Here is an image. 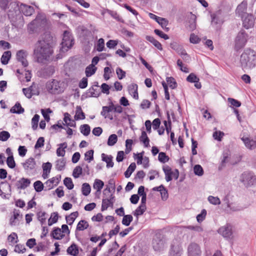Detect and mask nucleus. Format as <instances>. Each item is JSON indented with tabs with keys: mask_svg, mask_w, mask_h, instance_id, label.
Segmentation results:
<instances>
[{
	"mask_svg": "<svg viewBox=\"0 0 256 256\" xmlns=\"http://www.w3.org/2000/svg\"><path fill=\"white\" fill-rule=\"evenodd\" d=\"M50 41L49 35H46L44 38L38 41L34 50V55L38 62L45 64L50 60L53 52Z\"/></svg>",
	"mask_w": 256,
	"mask_h": 256,
	"instance_id": "nucleus-1",
	"label": "nucleus"
},
{
	"mask_svg": "<svg viewBox=\"0 0 256 256\" xmlns=\"http://www.w3.org/2000/svg\"><path fill=\"white\" fill-rule=\"evenodd\" d=\"M240 66L244 70H250L256 66L255 51L250 48H246L240 56Z\"/></svg>",
	"mask_w": 256,
	"mask_h": 256,
	"instance_id": "nucleus-2",
	"label": "nucleus"
},
{
	"mask_svg": "<svg viewBox=\"0 0 256 256\" xmlns=\"http://www.w3.org/2000/svg\"><path fill=\"white\" fill-rule=\"evenodd\" d=\"M74 40L71 33L68 30L64 31L61 43L60 52H67L73 46L74 44Z\"/></svg>",
	"mask_w": 256,
	"mask_h": 256,
	"instance_id": "nucleus-3",
	"label": "nucleus"
},
{
	"mask_svg": "<svg viewBox=\"0 0 256 256\" xmlns=\"http://www.w3.org/2000/svg\"><path fill=\"white\" fill-rule=\"evenodd\" d=\"M46 20L40 14H38L36 18L31 22L28 26V30L30 34L36 32L37 30L44 25Z\"/></svg>",
	"mask_w": 256,
	"mask_h": 256,
	"instance_id": "nucleus-4",
	"label": "nucleus"
},
{
	"mask_svg": "<svg viewBox=\"0 0 256 256\" xmlns=\"http://www.w3.org/2000/svg\"><path fill=\"white\" fill-rule=\"evenodd\" d=\"M240 180L246 188L256 184V177L251 172H245L242 173L240 176Z\"/></svg>",
	"mask_w": 256,
	"mask_h": 256,
	"instance_id": "nucleus-5",
	"label": "nucleus"
},
{
	"mask_svg": "<svg viewBox=\"0 0 256 256\" xmlns=\"http://www.w3.org/2000/svg\"><path fill=\"white\" fill-rule=\"evenodd\" d=\"M211 24L214 26H220L224 22V14L222 10H218L211 14Z\"/></svg>",
	"mask_w": 256,
	"mask_h": 256,
	"instance_id": "nucleus-6",
	"label": "nucleus"
},
{
	"mask_svg": "<svg viewBox=\"0 0 256 256\" xmlns=\"http://www.w3.org/2000/svg\"><path fill=\"white\" fill-rule=\"evenodd\" d=\"M248 35L244 32H240L237 35L235 40V48L238 50L242 48L246 44Z\"/></svg>",
	"mask_w": 256,
	"mask_h": 256,
	"instance_id": "nucleus-7",
	"label": "nucleus"
},
{
	"mask_svg": "<svg viewBox=\"0 0 256 256\" xmlns=\"http://www.w3.org/2000/svg\"><path fill=\"white\" fill-rule=\"evenodd\" d=\"M152 245L156 251H160L164 249V242L162 236L160 234H156L153 238Z\"/></svg>",
	"mask_w": 256,
	"mask_h": 256,
	"instance_id": "nucleus-8",
	"label": "nucleus"
},
{
	"mask_svg": "<svg viewBox=\"0 0 256 256\" xmlns=\"http://www.w3.org/2000/svg\"><path fill=\"white\" fill-rule=\"evenodd\" d=\"M218 232L226 238L232 240L233 238L232 226L230 224L221 226L218 230Z\"/></svg>",
	"mask_w": 256,
	"mask_h": 256,
	"instance_id": "nucleus-9",
	"label": "nucleus"
},
{
	"mask_svg": "<svg viewBox=\"0 0 256 256\" xmlns=\"http://www.w3.org/2000/svg\"><path fill=\"white\" fill-rule=\"evenodd\" d=\"M170 47L172 49L176 50L186 62H188L190 56L186 54V50L183 48L182 46L176 42H173L170 44Z\"/></svg>",
	"mask_w": 256,
	"mask_h": 256,
	"instance_id": "nucleus-10",
	"label": "nucleus"
},
{
	"mask_svg": "<svg viewBox=\"0 0 256 256\" xmlns=\"http://www.w3.org/2000/svg\"><path fill=\"white\" fill-rule=\"evenodd\" d=\"M48 88H50L52 92L53 93H60L64 90V84L57 80H53L50 83Z\"/></svg>",
	"mask_w": 256,
	"mask_h": 256,
	"instance_id": "nucleus-11",
	"label": "nucleus"
},
{
	"mask_svg": "<svg viewBox=\"0 0 256 256\" xmlns=\"http://www.w3.org/2000/svg\"><path fill=\"white\" fill-rule=\"evenodd\" d=\"M188 256H200L201 250L200 246L195 242L190 243L188 248Z\"/></svg>",
	"mask_w": 256,
	"mask_h": 256,
	"instance_id": "nucleus-12",
	"label": "nucleus"
},
{
	"mask_svg": "<svg viewBox=\"0 0 256 256\" xmlns=\"http://www.w3.org/2000/svg\"><path fill=\"white\" fill-rule=\"evenodd\" d=\"M242 18L243 22V26L246 28H249L254 24V18L252 14H244Z\"/></svg>",
	"mask_w": 256,
	"mask_h": 256,
	"instance_id": "nucleus-13",
	"label": "nucleus"
},
{
	"mask_svg": "<svg viewBox=\"0 0 256 256\" xmlns=\"http://www.w3.org/2000/svg\"><path fill=\"white\" fill-rule=\"evenodd\" d=\"M27 56L26 52L24 50H20L16 53V59L18 62L21 63L24 67H26L28 66V62L26 60Z\"/></svg>",
	"mask_w": 256,
	"mask_h": 256,
	"instance_id": "nucleus-14",
	"label": "nucleus"
},
{
	"mask_svg": "<svg viewBox=\"0 0 256 256\" xmlns=\"http://www.w3.org/2000/svg\"><path fill=\"white\" fill-rule=\"evenodd\" d=\"M148 15L151 18L155 20L163 28L165 29L166 31L168 30V28H166L168 24V21L166 18L158 17L152 13H149Z\"/></svg>",
	"mask_w": 256,
	"mask_h": 256,
	"instance_id": "nucleus-15",
	"label": "nucleus"
},
{
	"mask_svg": "<svg viewBox=\"0 0 256 256\" xmlns=\"http://www.w3.org/2000/svg\"><path fill=\"white\" fill-rule=\"evenodd\" d=\"M60 178L61 176H58L48 180L44 184L45 187L47 188L48 190L52 188L54 186H56L58 184L60 180Z\"/></svg>",
	"mask_w": 256,
	"mask_h": 256,
	"instance_id": "nucleus-16",
	"label": "nucleus"
},
{
	"mask_svg": "<svg viewBox=\"0 0 256 256\" xmlns=\"http://www.w3.org/2000/svg\"><path fill=\"white\" fill-rule=\"evenodd\" d=\"M241 140L244 143L246 148L250 150H253L256 148V140L250 139L247 136H243Z\"/></svg>",
	"mask_w": 256,
	"mask_h": 256,
	"instance_id": "nucleus-17",
	"label": "nucleus"
},
{
	"mask_svg": "<svg viewBox=\"0 0 256 256\" xmlns=\"http://www.w3.org/2000/svg\"><path fill=\"white\" fill-rule=\"evenodd\" d=\"M20 8L23 14L26 16H30L34 12V10L32 6L24 4H22Z\"/></svg>",
	"mask_w": 256,
	"mask_h": 256,
	"instance_id": "nucleus-18",
	"label": "nucleus"
},
{
	"mask_svg": "<svg viewBox=\"0 0 256 256\" xmlns=\"http://www.w3.org/2000/svg\"><path fill=\"white\" fill-rule=\"evenodd\" d=\"M30 184V180L22 178L16 182V186L18 189L23 190L28 186Z\"/></svg>",
	"mask_w": 256,
	"mask_h": 256,
	"instance_id": "nucleus-19",
	"label": "nucleus"
},
{
	"mask_svg": "<svg viewBox=\"0 0 256 256\" xmlns=\"http://www.w3.org/2000/svg\"><path fill=\"white\" fill-rule=\"evenodd\" d=\"M188 18L189 19L188 23V28L190 31L194 30L196 28V16L190 12L188 15Z\"/></svg>",
	"mask_w": 256,
	"mask_h": 256,
	"instance_id": "nucleus-20",
	"label": "nucleus"
},
{
	"mask_svg": "<svg viewBox=\"0 0 256 256\" xmlns=\"http://www.w3.org/2000/svg\"><path fill=\"white\" fill-rule=\"evenodd\" d=\"M114 196L112 194L110 195V198L103 199L102 202V210H106L110 206L113 204Z\"/></svg>",
	"mask_w": 256,
	"mask_h": 256,
	"instance_id": "nucleus-21",
	"label": "nucleus"
},
{
	"mask_svg": "<svg viewBox=\"0 0 256 256\" xmlns=\"http://www.w3.org/2000/svg\"><path fill=\"white\" fill-rule=\"evenodd\" d=\"M51 236L56 240H61L64 236V234L62 232L61 228H54L52 231Z\"/></svg>",
	"mask_w": 256,
	"mask_h": 256,
	"instance_id": "nucleus-22",
	"label": "nucleus"
},
{
	"mask_svg": "<svg viewBox=\"0 0 256 256\" xmlns=\"http://www.w3.org/2000/svg\"><path fill=\"white\" fill-rule=\"evenodd\" d=\"M129 94L136 99H138V85L136 84H131L128 86Z\"/></svg>",
	"mask_w": 256,
	"mask_h": 256,
	"instance_id": "nucleus-23",
	"label": "nucleus"
},
{
	"mask_svg": "<svg viewBox=\"0 0 256 256\" xmlns=\"http://www.w3.org/2000/svg\"><path fill=\"white\" fill-rule=\"evenodd\" d=\"M36 162L34 158L28 159L23 164L24 168L26 170H33L36 166Z\"/></svg>",
	"mask_w": 256,
	"mask_h": 256,
	"instance_id": "nucleus-24",
	"label": "nucleus"
},
{
	"mask_svg": "<svg viewBox=\"0 0 256 256\" xmlns=\"http://www.w3.org/2000/svg\"><path fill=\"white\" fill-rule=\"evenodd\" d=\"M24 108L21 106L19 102H16L14 106L10 110V112L12 114H21L24 112Z\"/></svg>",
	"mask_w": 256,
	"mask_h": 256,
	"instance_id": "nucleus-25",
	"label": "nucleus"
},
{
	"mask_svg": "<svg viewBox=\"0 0 256 256\" xmlns=\"http://www.w3.org/2000/svg\"><path fill=\"white\" fill-rule=\"evenodd\" d=\"M182 250L178 245L172 244L169 256H181Z\"/></svg>",
	"mask_w": 256,
	"mask_h": 256,
	"instance_id": "nucleus-26",
	"label": "nucleus"
},
{
	"mask_svg": "<svg viewBox=\"0 0 256 256\" xmlns=\"http://www.w3.org/2000/svg\"><path fill=\"white\" fill-rule=\"evenodd\" d=\"M66 252L68 254L76 256L78 254V248L75 244H73L67 248Z\"/></svg>",
	"mask_w": 256,
	"mask_h": 256,
	"instance_id": "nucleus-27",
	"label": "nucleus"
},
{
	"mask_svg": "<svg viewBox=\"0 0 256 256\" xmlns=\"http://www.w3.org/2000/svg\"><path fill=\"white\" fill-rule=\"evenodd\" d=\"M102 160L106 163V167L108 168H112L114 166L112 162V157L111 156H106L104 154H102Z\"/></svg>",
	"mask_w": 256,
	"mask_h": 256,
	"instance_id": "nucleus-28",
	"label": "nucleus"
},
{
	"mask_svg": "<svg viewBox=\"0 0 256 256\" xmlns=\"http://www.w3.org/2000/svg\"><path fill=\"white\" fill-rule=\"evenodd\" d=\"M246 10V4L244 2H242L240 4L236 9V13L238 14L239 16H240L241 17L244 15V14H246L245 12V11Z\"/></svg>",
	"mask_w": 256,
	"mask_h": 256,
	"instance_id": "nucleus-29",
	"label": "nucleus"
},
{
	"mask_svg": "<svg viewBox=\"0 0 256 256\" xmlns=\"http://www.w3.org/2000/svg\"><path fill=\"white\" fill-rule=\"evenodd\" d=\"M146 38L147 40L152 43L159 50H162L161 44L156 40L153 36H146Z\"/></svg>",
	"mask_w": 256,
	"mask_h": 256,
	"instance_id": "nucleus-30",
	"label": "nucleus"
},
{
	"mask_svg": "<svg viewBox=\"0 0 256 256\" xmlns=\"http://www.w3.org/2000/svg\"><path fill=\"white\" fill-rule=\"evenodd\" d=\"M111 190H115V181L114 179H110L108 182V186L104 190V194L106 195V193H110Z\"/></svg>",
	"mask_w": 256,
	"mask_h": 256,
	"instance_id": "nucleus-31",
	"label": "nucleus"
},
{
	"mask_svg": "<svg viewBox=\"0 0 256 256\" xmlns=\"http://www.w3.org/2000/svg\"><path fill=\"white\" fill-rule=\"evenodd\" d=\"M78 212H74L71 213L69 216L66 218V222L69 225H72L74 222L75 219L78 216Z\"/></svg>",
	"mask_w": 256,
	"mask_h": 256,
	"instance_id": "nucleus-32",
	"label": "nucleus"
},
{
	"mask_svg": "<svg viewBox=\"0 0 256 256\" xmlns=\"http://www.w3.org/2000/svg\"><path fill=\"white\" fill-rule=\"evenodd\" d=\"M89 224L85 220H80L77 224L76 230L78 231H82L88 228Z\"/></svg>",
	"mask_w": 256,
	"mask_h": 256,
	"instance_id": "nucleus-33",
	"label": "nucleus"
},
{
	"mask_svg": "<svg viewBox=\"0 0 256 256\" xmlns=\"http://www.w3.org/2000/svg\"><path fill=\"white\" fill-rule=\"evenodd\" d=\"M60 146L56 150V154L58 156H64L66 152L64 149L66 148L67 144L66 142L62 143Z\"/></svg>",
	"mask_w": 256,
	"mask_h": 256,
	"instance_id": "nucleus-34",
	"label": "nucleus"
},
{
	"mask_svg": "<svg viewBox=\"0 0 256 256\" xmlns=\"http://www.w3.org/2000/svg\"><path fill=\"white\" fill-rule=\"evenodd\" d=\"M96 70V68L92 64L89 65L86 68V74L87 77H90L94 74Z\"/></svg>",
	"mask_w": 256,
	"mask_h": 256,
	"instance_id": "nucleus-35",
	"label": "nucleus"
},
{
	"mask_svg": "<svg viewBox=\"0 0 256 256\" xmlns=\"http://www.w3.org/2000/svg\"><path fill=\"white\" fill-rule=\"evenodd\" d=\"M11 58V52L6 51L4 52L1 58V62L3 64H6Z\"/></svg>",
	"mask_w": 256,
	"mask_h": 256,
	"instance_id": "nucleus-36",
	"label": "nucleus"
},
{
	"mask_svg": "<svg viewBox=\"0 0 256 256\" xmlns=\"http://www.w3.org/2000/svg\"><path fill=\"white\" fill-rule=\"evenodd\" d=\"M140 142H142L144 144V146L146 147H148L150 146L149 142L150 140L147 136L146 133L144 131H142V132L141 136L140 138Z\"/></svg>",
	"mask_w": 256,
	"mask_h": 256,
	"instance_id": "nucleus-37",
	"label": "nucleus"
},
{
	"mask_svg": "<svg viewBox=\"0 0 256 256\" xmlns=\"http://www.w3.org/2000/svg\"><path fill=\"white\" fill-rule=\"evenodd\" d=\"M136 168V165L134 162L132 163L128 167L126 170L124 172V176L126 178H128L130 177L132 174L135 170Z\"/></svg>",
	"mask_w": 256,
	"mask_h": 256,
	"instance_id": "nucleus-38",
	"label": "nucleus"
},
{
	"mask_svg": "<svg viewBox=\"0 0 256 256\" xmlns=\"http://www.w3.org/2000/svg\"><path fill=\"white\" fill-rule=\"evenodd\" d=\"M74 118L76 120H84L85 118V114L84 112H82L81 108L79 106L76 107V114L74 116Z\"/></svg>",
	"mask_w": 256,
	"mask_h": 256,
	"instance_id": "nucleus-39",
	"label": "nucleus"
},
{
	"mask_svg": "<svg viewBox=\"0 0 256 256\" xmlns=\"http://www.w3.org/2000/svg\"><path fill=\"white\" fill-rule=\"evenodd\" d=\"M104 186V182L98 179H96L94 182L93 188L96 190L97 192H100Z\"/></svg>",
	"mask_w": 256,
	"mask_h": 256,
	"instance_id": "nucleus-40",
	"label": "nucleus"
},
{
	"mask_svg": "<svg viewBox=\"0 0 256 256\" xmlns=\"http://www.w3.org/2000/svg\"><path fill=\"white\" fill-rule=\"evenodd\" d=\"M163 170L166 175V180L167 182H170L172 180V171L171 168L168 166H164L163 168Z\"/></svg>",
	"mask_w": 256,
	"mask_h": 256,
	"instance_id": "nucleus-41",
	"label": "nucleus"
},
{
	"mask_svg": "<svg viewBox=\"0 0 256 256\" xmlns=\"http://www.w3.org/2000/svg\"><path fill=\"white\" fill-rule=\"evenodd\" d=\"M32 86L28 88H24L22 89L24 94L28 98H31L32 95L36 94V92H32Z\"/></svg>",
	"mask_w": 256,
	"mask_h": 256,
	"instance_id": "nucleus-42",
	"label": "nucleus"
},
{
	"mask_svg": "<svg viewBox=\"0 0 256 256\" xmlns=\"http://www.w3.org/2000/svg\"><path fill=\"white\" fill-rule=\"evenodd\" d=\"M58 220V213L56 212H52L51 214L50 218L48 220V224L50 226L52 224L57 222Z\"/></svg>",
	"mask_w": 256,
	"mask_h": 256,
	"instance_id": "nucleus-43",
	"label": "nucleus"
},
{
	"mask_svg": "<svg viewBox=\"0 0 256 256\" xmlns=\"http://www.w3.org/2000/svg\"><path fill=\"white\" fill-rule=\"evenodd\" d=\"M80 130L84 136H87L90 133V128L88 124H84L80 126Z\"/></svg>",
	"mask_w": 256,
	"mask_h": 256,
	"instance_id": "nucleus-44",
	"label": "nucleus"
},
{
	"mask_svg": "<svg viewBox=\"0 0 256 256\" xmlns=\"http://www.w3.org/2000/svg\"><path fill=\"white\" fill-rule=\"evenodd\" d=\"M132 220L133 218L132 215H124L122 220V224L126 226H128Z\"/></svg>",
	"mask_w": 256,
	"mask_h": 256,
	"instance_id": "nucleus-45",
	"label": "nucleus"
},
{
	"mask_svg": "<svg viewBox=\"0 0 256 256\" xmlns=\"http://www.w3.org/2000/svg\"><path fill=\"white\" fill-rule=\"evenodd\" d=\"M118 141V136L116 134H112L110 136L108 140V145L109 146H112Z\"/></svg>",
	"mask_w": 256,
	"mask_h": 256,
	"instance_id": "nucleus-46",
	"label": "nucleus"
},
{
	"mask_svg": "<svg viewBox=\"0 0 256 256\" xmlns=\"http://www.w3.org/2000/svg\"><path fill=\"white\" fill-rule=\"evenodd\" d=\"M82 193L85 196H88L90 192V184L88 183H84L82 186Z\"/></svg>",
	"mask_w": 256,
	"mask_h": 256,
	"instance_id": "nucleus-47",
	"label": "nucleus"
},
{
	"mask_svg": "<svg viewBox=\"0 0 256 256\" xmlns=\"http://www.w3.org/2000/svg\"><path fill=\"white\" fill-rule=\"evenodd\" d=\"M66 164V160L63 159H59L56 162V168L58 170H62Z\"/></svg>",
	"mask_w": 256,
	"mask_h": 256,
	"instance_id": "nucleus-48",
	"label": "nucleus"
},
{
	"mask_svg": "<svg viewBox=\"0 0 256 256\" xmlns=\"http://www.w3.org/2000/svg\"><path fill=\"white\" fill-rule=\"evenodd\" d=\"M146 210V206L140 205L134 211V215L136 216L142 215L145 212Z\"/></svg>",
	"mask_w": 256,
	"mask_h": 256,
	"instance_id": "nucleus-49",
	"label": "nucleus"
},
{
	"mask_svg": "<svg viewBox=\"0 0 256 256\" xmlns=\"http://www.w3.org/2000/svg\"><path fill=\"white\" fill-rule=\"evenodd\" d=\"M64 184L68 190H72L74 188L72 180L70 178H66L64 180Z\"/></svg>",
	"mask_w": 256,
	"mask_h": 256,
	"instance_id": "nucleus-50",
	"label": "nucleus"
},
{
	"mask_svg": "<svg viewBox=\"0 0 256 256\" xmlns=\"http://www.w3.org/2000/svg\"><path fill=\"white\" fill-rule=\"evenodd\" d=\"M39 119H40V116L37 114H36L32 118V128L34 130H36L37 128Z\"/></svg>",
	"mask_w": 256,
	"mask_h": 256,
	"instance_id": "nucleus-51",
	"label": "nucleus"
},
{
	"mask_svg": "<svg viewBox=\"0 0 256 256\" xmlns=\"http://www.w3.org/2000/svg\"><path fill=\"white\" fill-rule=\"evenodd\" d=\"M194 173L198 176H202L204 174L203 168L199 164L196 165L194 168Z\"/></svg>",
	"mask_w": 256,
	"mask_h": 256,
	"instance_id": "nucleus-52",
	"label": "nucleus"
},
{
	"mask_svg": "<svg viewBox=\"0 0 256 256\" xmlns=\"http://www.w3.org/2000/svg\"><path fill=\"white\" fill-rule=\"evenodd\" d=\"M82 168L80 166H76L72 173V176L74 178H78L82 174Z\"/></svg>",
	"mask_w": 256,
	"mask_h": 256,
	"instance_id": "nucleus-53",
	"label": "nucleus"
},
{
	"mask_svg": "<svg viewBox=\"0 0 256 256\" xmlns=\"http://www.w3.org/2000/svg\"><path fill=\"white\" fill-rule=\"evenodd\" d=\"M208 202L214 205H218L220 204V200L218 197H214L212 196H210L208 197Z\"/></svg>",
	"mask_w": 256,
	"mask_h": 256,
	"instance_id": "nucleus-54",
	"label": "nucleus"
},
{
	"mask_svg": "<svg viewBox=\"0 0 256 256\" xmlns=\"http://www.w3.org/2000/svg\"><path fill=\"white\" fill-rule=\"evenodd\" d=\"M34 186L37 192L42 191L44 187L43 184L40 180L36 181L34 184Z\"/></svg>",
	"mask_w": 256,
	"mask_h": 256,
	"instance_id": "nucleus-55",
	"label": "nucleus"
},
{
	"mask_svg": "<svg viewBox=\"0 0 256 256\" xmlns=\"http://www.w3.org/2000/svg\"><path fill=\"white\" fill-rule=\"evenodd\" d=\"M158 159L159 161L162 163H165L169 160V158L164 152H160L158 154Z\"/></svg>",
	"mask_w": 256,
	"mask_h": 256,
	"instance_id": "nucleus-56",
	"label": "nucleus"
},
{
	"mask_svg": "<svg viewBox=\"0 0 256 256\" xmlns=\"http://www.w3.org/2000/svg\"><path fill=\"white\" fill-rule=\"evenodd\" d=\"M6 164L8 166L13 168L16 166V163L13 156H8L6 160Z\"/></svg>",
	"mask_w": 256,
	"mask_h": 256,
	"instance_id": "nucleus-57",
	"label": "nucleus"
},
{
	"mask_svg": "<svg viewBox=\"0 0 256 256\" xmlns=\"http://www.w3.org/2000/svg\"><path fill=\"white\" fill-rule=\"evenodd\" d=\"M104 48V40L103 38H100L97 43L96 50L98 52H102Z\"/></svg>",
	"mask_w": 256,
	"mask_h": 256,
	"instance_id": "nucleus-58",
	"label": "nucleus"
},
{
	"mask_svg": "<svg viewBox=\"0 0 256 256\" xmlns=\"http://www.w3.org/2000/svg\"><path fill=\"white\" fill-rule=\"evenodd\" d=\"M10 137V133L7 131H2L0 132V140L1 141H6Z\"/></svg>",
	"mask_w": 256,
	"mask_h": 256,
	"instance_id": "nucleus-59",
	"label": "nucleus"
},
{
	"mask_svg": "<svg viewBox=\"0 0 256 256\" xmlns=\"http://www.w3.org/2000/svg\"><path fill=\"white\" fill-rule=\"evenodd\" d=\"M94 150H90L86 152L84 154V160L90 162L94 158Z\"/></svg>",
	"mask_w": 256,
	"mask_h": 256,
	"instance_id": "nucleus-60",
	"label": "nucleus"
},
{
	"mask_svg": "<svg viewBox=\"0 0 256 256\" xmlns=\"http://www.w3.org/2000/svg\"><path fill=\"white\" fill-rule=\"evenodd\" d=\"M206 210L203 209L202 210L200 214H198L197 216H196L197 221L198 222H202L204 220V219L206 218Z\"/></svg>",
	"mask_w": 256,
	"mask_h": 256,
	"instance_id": "nucleus-61",
	"label": "nucleus"
},
{
	"mask_svg": "<svg viewBox=\"0 0 256 256\" xmlns=\"http://www.w3.org/2000/svg\"><path fill=\"white\" fill-rule=\"evenodd\" d=\"M199 78H198L195 74L194 73H191L189 74V76L186 78V80L190 82H194L197 81H199Z\"/></svg>",
	"mask_w": 256,
	"mask_h": 256,
	"instance_id": "nucleus-62",
	"label": "nucleus"
},
{
	"mask_svg": "<svg viewBox=\"0 0 256 256\" xmlns=\"http://www.w3.org/2000/svg\"><path fill=\"white\" fill-rule=\"evenodd\" d=\"M46 214L45 212H40L38 214V220L40 222L42 225L44 224L46 222Z\"/></svg>",
	"mask_w": 256,
	"mask_h": 256,
	"instance_id": "nucleus-63",
	"label": "nucleus"
},
{
	"mask_svg": "<svg viewBox=\"0 0 256 256\" xmlns=\"http://www.w3.org/2000/svg\"><path fill=\"white\" fill-rule=\"evenodd\" d=\"M8 240L12 243H16L18 242V237L17 234L15 232H12L8 236Z\"/></svg>",
	"mask_w": 256,
	"mask_h": 256,
	"instance_id": "nucleus-64",
	"label": "nucleus"
}]
</instances>
